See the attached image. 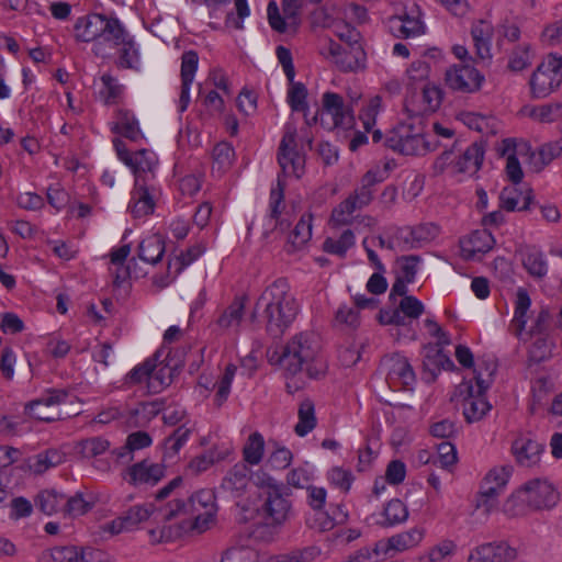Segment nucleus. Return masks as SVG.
Masks as SVG:
<instances>
[{
	"instance_id": "obj_18",
	"label": "nucleus",
	"mask_w": 562,
	"mask_h": 562,
	"mask_svg": "<svg viewBox=\"0 0 562 562\" xmlns=\"http://www.w3.org/2000/svg\"><path fill=\"white\" fill-rule=\"evenodd\" d=\"M535 510L553 507L559 499L554 486L543 479H533L521 485Z\"/></svg>"
},
{
	"instance_id": "obj_23",
	"label": "nucleus",
	"mask_w": 562,
	"mask_h": 562,
	"mask_svg": "<svg viewBox=\"0 0 562 562\" xmlns=\"http://www.w3.org/2000/svg\"><path fill=\"white\" fill-rule=\"evenodd\" d=\"M335 64L344 71H357L364 67L366 53L362 45H330Z\"/></svg>"
},
{
	"instance_id": "obj_43",
	"label": "nucleus",
	"mask_w": 562,
	"mask_h": 562,
	"mask_svg": "<svg viewBox=\"0 0 562 562\" xmlns=\"http://www.w3.org/2000/svg\"><path fill=\"white\" fill-rule=\"evenodd\" d=\"M110 447L111 443L108 439L102 437H91L78 441L75 449L83 459H92L104 454Z\"/></svg>"
},
{
	"instance_id": "obj_47",
	"label": "nucleus",
	"mask_w": 562,
	"mask_h": 562,
	"mask_svg": "<svg viewBox=\"0 0 562 562\" xmlns=\"http://www.w3.org/2000/svg\"><path fill=\"white\" fill-rule=\"evenodd\" d=\"M36 507L45 515H53L65 505V497L55 490H44L35 498Z\"/></svg>"
},
{
	"instance_id": "obj_60",
	"label": "nucleus",
	"mask_w": 562,
	"mask_h": 562,
	"mask_svg": "<svg viewBox=\"0 0 562 562\" xmlns=\"http://www.w3.org/2000/svg\"><path fill=\"white\" fill-rule=\"evenodd\" d=\"M171 383L170 369L167 367H154L148 376L147 390L153 394L161 392Z\"/></svg>"
},
{
	"instance_id": "obj_6",
	"label": "nucleus",
	"mask_w": 562,
	"mask_h": 562,
	"mask_svg": "<svg viewBox=\"0 0 562 562\" xmlns=\"http://www.w3.org/2000/svg\"><path fill=\"white\" fill-rule=\"evenodd\" d=\"M551 314L548 307L531 310V299L528 292L519 288L514 302V316L510 330L521 341H529L535 334L549 329Z\"/></svg>"
},
{
	"instance_id": "obj_5",
	"label": "nucleus",
	"mask_w": 562,
	"mask_h": 562,
	"mask_svg": "<svg viewBox=\"0 0 562 562\" xmlns=\"http://www.w3.org/2000/svg\"><path fill=\"white\" fill-rule=\"evenodd\" d=\"M425 120L404 119L387 136L386 146L403 155L419 156L439 147L432 134L425 131Z\"/></svg>"
},
{
	"instance_id": "obj_10",
	"label": "nucleus",
	"mask_w": 562,
	"mask_h": 562,
	"mask_svg": "<svg viewBox=\"0 0 562 562\" xmlns=\"http://www.w3.org/2000/svg\"><path fill=\"white\" fill-rule=\"evenodd\" d=\"M483 161V150L480 145L472 144L462 155L452 159V153H442L435 161V169L438 172L449 170L452 176L468 175L477 172Z\"/></svg>"
},
{
	"instance_id": "obj_26",
	"label": "nucleus",
	"mask_w": 562,
	"mask_h": 562,
	"mask_svg": "<svg viewBox=\"0 0 562 562\" xmlns=\"http://www.w3.org/2000/svg\"><path fill=\"white\" fill-rule=\"evenodd\" d=\"M199 56L194 50H187L181 57V91L179 98L180 111H184L190 103V90L198 70Z\"/></svg>"
},
{
	"instance_id": "obj_25",
	"label": "nucleus",
	"mask_w": 562,
	"mask_h": 562,
	"mask_svg": "<svg viewBox=\"0 0 562 562\" xmlns=\"http://www.w3.org/2000/svg\"><path fill=\"white\" fill-rule=\"evenodd\" d=\"M109 55L113 48L117 50V66L121 68L137 69L140 65V56L134 40L122 27V34L117 40H111Z\"/></svg>"
},
{
	"instance_id": "obj_36",
	"label": "nucleus",
	"mask_w": 562,
	"mask_h": 562,
	"mask_svg": "<svg viewBox=\"0 0 562 562\" xmlns=\"http://www.w3.org/2000/svg\"><path fill=\"white\" fill-rule=\"evenodd\" d=\"M457 543L451 539H442L419 554L414 562H449L456 555Z\"/></svg>"
},
{
	"instance_id": "obj_59",
	"label": "nucleus",
	"mask_w": 562,
	"mask_h": 562,
	"mask_svg": "<svg viewBox=\"0 0 562 562\" xmlns=\"http://www.w3.org/2000/svg\"><path fill=\"white\" fill-rule=\"evenodd\" d=\"M383 515L385 517V524L387 526H393L406 521L408 518V510L402 501L395 498L391 499L385 505Z\"/></svg>"
},
{
	"instance_id": "obj_12",
	"label": "nucleus",
	"mask_w": 562,
	"mask_h": 562,
	"mask_svg": "<svg viewBox=\"0 0 562 562\" xmlns=\"http://www.w3.org/2000/svg\"><path fill=\"white\" fill-rule=\"evenodd\" d=\"M291 502L281 488L263 491L258 513L267 526L279 528L284 525L291 516Z\"/></svg>"
},
{
	"instance_id": "obj_4",
	"label": "nucleus",
	"mask_w": 562,
	"mask_h": 562,
	"mask_svg": "<svg viewBox=\"0 0 562 562\" xmlns=\"http://www.w3.org/2000/svg\"><path fill=\"white\" fill-rule=\"evenodd\" d=\"M496 366L493 362H482L474 368V380L463 381L456 390L454 398L461 404L468 423L481 420L490 411L491 404L484 397L493 382Z\"/></svg>"
},
{
	"instance_id": "obj_13",
	"label": "nucleus",
	"mask_w": 562,
	"mask_h": 562,
	"mask_svg": "<svg viewBox=\"0 0 562 562\" xmlns=\"http://www.w3.org/2000/svg\"><path fill=\"white\" fill-rule=\"evenodd\" d=\"M296 128L288 124L281 139L278 161L286 177L299 179L304 173L305 158L296 148Z\"/></svg>"
},
{
	"instance_id": "obj_35",
	"label": "nucleus",
	"mask_w": 562,
	"mask_h": 562,
	"mask_svg": "<svg viewBox=\"0 0 562 562\" xmlns=\"http://www.w3.org/2000/svg\"><path fill=\"white\" fill-rule=\"evenodd\" d=\"M497 151L502 157H513L520 161H539V158L531 153V147L528 142L517 138H505L497 146Z\"/></svg>"
},
{
	"instance_id": "obj_24",
	"label": "nucleus",
	"mask_w": 562,
	"mask_h": 562,
	"mask_svg": "<svg viewBox=\"0 0 562 562\" xmlns=\"http://www.w3.org/2000/svg\"><path fill=\"white\" fill-rule=\"evenodd\" d=\"M516 557V548L505 541H499L477 547L470 555V562H512Z\"/></svg>"
},
{
	"instance_id": "obj_2",
	"label": "nucleus",
	"mask_w": 562,
	"mask_h": 562,
	"mask_svg": "<svg viewBox=\"0 0 562 562\" xmlns=\"http://www.w3.org/2000/svg\"><path fill=\"white\" fill-rule=\"evenodd\" d=\"M190 519L179 524L162 526L149 530L151 542H169L190 532H204L214 522L216 514L215 496L211 491L202 490L188 499Z\"/></svg>"
},
{
	"instance_id": "obj_45",
	"label": "nucleus",
	"mask_w": 562,
	"mask_h": 562,
	"mask_svg": "<svg viewBox=\"0 0 562 562\" xmlns=\"http://www.w3.org/2000/svg\"><path fill=\"white\" fill-rule=\"evenodd\" d=\"M530 340H532V342L529 348V357L532 361L541 362L551 357L553 341L548 330L535 334Z\"/></svg>"
},
{
	"instance_id": "obj_19",
	"label": "nucleus",
	"mask_w": 562,
	"mask_h": 562,
	"mask_svg": "<svg viewBox=\"0 0 562 562\" xmlns=\"http://www.w3.org/2000/svg\"><path fill=\"white\" fill-rule=\"evenodd\" d=\"M425 535L424 528L413 527L382 539L387 558L416 549L423 542Z\"/></svg>"
},
{
	"instance_id": "obj_39",
	"label": "nucleus",
	"mask_w": 562,
	"mask_h": 562,
	"mask_svg": "<svg viewBox=\"0 0 562 562\" xmlns=\"http://www.w3.org/2000/svg\"><path fill=\"white\" fill-rule=\"evenodd\" d=\"M65 461V454L55 449L41 452L29 459L27 468L34 474H43L50 468L61 464Z\"/></svg>"
},
{
	"instance_id": "obj_38",
	"label": "nucleus",
	"mask_w": 562,
	"mask_h": 562,
	"mask_svg": "<svg viewBox=\"0 0 562 562\" xmlns=\"http://www.w3.org/2000/svg\"><path fill=\"white\" fill-rule=\"evenodd\" d=\"M472 37L476 54L482 58L490 57V47L494 34L492 24L487 21H479L472 26Z\"/></svg>"
},
{
	"instance_id": "obj_62",
	"label": "nucleus",
	"mask_w": 562,
	"mask_h": 562,
	"mask_svg": "<svg viewBox=\"0 0 562 562\" xmlns=\"http://www.w3.org/2000/svg\"><path fill=\"white\" fill-rule=\"evenodd\" d=\"M258 553L249 547H234L225 551L221 562H258Z\"/></svg>"
},
{
	"instance_id": "obj_63",
	"label": "nucleus",
	"mask_w": 562,
	"mask_h": 562,
	"mask_svg": "<svg viewBox=\"0 0 562 562\" xmlns=\"http://www.w3.org/2000/svg\"><path fill=\"white\" fill-rule=\"evenodd\" d=\"M116 128L121 134L131 139H136L139 135L137 121L128 111L119 112Z\"/></svg>"
},
{
	"instance_id": "obj_61",
	"label": "nucleus",
	"mask_w": 562,
	"mask_h": 562,
	"mask_svg": "<svg viewBox=\"0 0 562 562\" xmlns=\"http://www.w3.org/2000/svg\"><path fill=\"white\" fill-rule=\"evenodd\" d=\"M387 559L382 540L374 543L372 548L366 547L357 551L349 562H380Z\"/></svg>"
},
{
	"instance_id": "obj_9",
	"label": "nucleus",
	"mask_w": 562,
	"mask_h": 562,
	"mask_svg": "<svg viewBox=\"0 0 562 562\" xmlns=\"http://www.w3.org/2000/svg\"><path fill=\"white\" fill-rule=\"evenodd\" d=\"M442 101V91L436 83H426L420 88L407 91L404 110L409 120H425V116L436 112Z\"/></svg>"
},
{
	"instance_id": "obj_53",
	"label": "nucleus",
	"mask_w": 562,
	"mask_h": 562,
	"mask_svg": "<svg viewBox=\"0 0 562 562\" xmlns=\"http://www.w3.org/2000/svg\"><path fill=\"white\" fill-rule=\"evenodd\" d=\"M234 149L227 143H220L213 149V172L224 173L229 169L234 159Z\"/></svg>"
},
{
	"instance_id": "obj_51",
	"label": "nucleus",
	"mask_w": 562,
	"mask_h": 562,
	"mask_svg": "<svg viewBox=\"0 0 562 562\" xmlns=\"http://www.w3.org/2000/svg\"><path fill=\"white\" fill-rule=\"evenodd\" d=\"M313 215L311 213L303 214L294 231L290 235V243L294 248L305 246L312 237Z\"/></svg>"
},
{
	"instance_id": "obj_1",
	"label": "nucleus",
	"mask_w": 562,
	"mask_h": 562,
	"mask_svg": "<svg viewBox=\"0 0 562 562\" xmlns=\"http://www.w3.org/2000/svg\"><path fill=\"white\" fill-rule=\"evenodd\" d=\"M270 359L271 361L276 359L281 369L292 376L304 373L308 378L316 379L327 369L317 341L308 334L294 336L280 353L273 352Z\"/></svg>"
},
{
	"instance_id": "obj_28",
	"label": "nucleus",
	"mask_w": 562,
	"mask_h": 562,
	"mask_svg": "<svg viewBox=\"0 0 562 562\" xmlns=\"http://www.w3.org/2000/svg\"><path fill=\"white\" fill-rule=\"evenodd\" d=\"M440 233L438 225L434 223H422L414 227L402 228L397 233V240L403 243L406 248L434 240Z\"/></svg>"
},
{
	"instance_id": "obj_31",
	"label": "nucleus",
	"mask_w": 562,
	"mask_h": 562,
	"mask_svg": "<svg viewBox=\"0 0 562 562\" xmlns=\"http://www.w3.org/2000/svg\"><path fill=\"white\" fill-rule=\"evenodd\" d=\"M246 302V296H236L233 302L220 313L215 322L216 327L224 333L236 330L244 318Z\"/></svg>"
},
{
	"instance_id": "obj_50",
	"label": "nucleus",
	"mask_w": 562,
	"mask_h": 562,
	"mask_svg": "<svg viewBox=\"0 0 562 562\" xmlns=\"http://www.w3.org/2000/svg\"><path fill=\"white\" fill-rule=\"evenodd\" d=\"M355 234L351 229H346L338 238L328 237L323 244L324 251L337 256H345L348 249L355 245Z\"/></svg>"
},
{
	"instance_id": "obj_46",
	"label": "nucleus",
	"mask_w": 562,
	"mask_h": 562,
	"mask_svg": "<svg viewBox=\"0 0 562 562\" xmlns=\"http://www.w3.org/2000/svg\"><path fill=\"white\" fill-rule=\"evenodd\" d=\"M430 65L426 60L413 61L406 70L407 91L414 88H420L429 81Z\"/></svg>"
},
{
	"instance_id": "obj_37",
	"label": "nucleus",
	"mask_w": 562,
	"mask_h": 562,
	"mask_svg": "<svg viewBox=\"0 0 562 562\" xmlns=\"http://www.w3.org/2000/svg\"><path fill=\"white\" fill-rule=\"evenodd\" d=\"M503 513L509 518H519L528 515L531 508L530 499L528 498L522 486L515 491L503 504Z\"/></svg>"
},
{
	"instance_id": "obj_14",
	"label": "nucleus",
	"mask_w": 562,
	"mask_h": 562,
	"mask_svg": "<svg viewBox=\"0 0 562 562\" xmlns=\"http://www.w3.org/2000/svg\"><path fill=\"white\" fill-rule=\"evenodd\" d=\"M322 121L330 128L350 130L355 125L352 108L338 93L325 92L322 97Z\"/></svg>"
},
{
	"instance_id": "obj_3",
	"label": "nucleus",
	"mask_w": 562,
	"mask_h": 562,
	"mask_svg": "<svg viewBox=\"0 0 562 562\" xmlns=\"http://www.w3.org/2000/svg\"><path fill=\"white\" fill-rule=\"evenodd\" d=\"M256 306L265 319L267 330L276 337L290 327L297 314L296 301L285 279L270 283L259 296Z\"/></svg>"
},
{
	"instance_id": "obj_55",
	"label": "nucleus",
	"mask_w": 562,
	"mask_h": 562,
	"mask_svg": "<svg viewBox=\"0 0 562 562\" xmlns=\"http://www.w3.org/2000/svg\"><path fill=\"white\" fill-rule=\"evenodd\" d=\"M307 98V89L301 82L290 81L288 89V102L293 111L304 112L308 109V104L306 101Z\"/></svg>"
},
{
	"instance_id": "obj_41",
	"label": "nucleus",
	"mask_w": 562,
	"mask_h": 562,
	"mask_svg": "<svg viewBox=\"0 0 562 562\" xmlns=\"http://www.w3.org/2000/svg\"><path fill=\"white\" fill-rule=\"evenodd\" d=\"M265 456L263 436L255 431L248 436L243 447V459L245 464L258 465Z\"/></svg>"
},
{
	"instance_id": "obj_57",
	"label": "nucleus",
	"mask_w": 562,
	"mask_h": 562,
	"mask_svg": "<svg viewBox=\"0 0 562 562\" xmlns=\"http://www.w3.org/2000/svg\"><path fill=\"white\" fill-rule=\"evenodd\" d=\"M533 55L528 44L517 45L509 55L508 68L513 71H521L531 65Z\"/></svg>"
},
{
	"instance_id": "obj_34",
	"label": "nucleus",
	"mask_w": 562,
	"mask_h": 562,
	"mask_svg": "<svg viewBox=\"0 0 562 562\" xmlns=\"http://www.w3.org/2000/svg\"><path fill=\"white\" fill-rule=\"evenodd\" d=\"M543 451V446L536 440L527 437H520L513 443V453L517 462L522 467H533Z\"/></svg>"
},
{
	"instance_id": "obj_56",
	"label": "nucleus",
	"mask_w": 562,
	"mask_h": 562,
	"mask_svg": "<svg viewBox=\"0 0 562 562\" xmlns=\"http://www.w3.org/2000/svg\"><path fill=\"white\" fill-rule=\"evenodd\" d=\"M151 443V438L147 432L137 431L127 437L126 446L116 451L117 459L132 460L131 452L148 447Z\"/></svg>"
},
{
	"instance_id": "obj_21",
	"label": "nucleus",
	"mask_w": 562,
	"mask_h": 562,
	"mask_svg": "<svg viewBox=\"0 0 562 562\" xmlns=\"http://www.w3.org/2000/svg\"><path fill=\"white\" fill-rule=\"evenodd\" d=\"M494 245L495 239L490 232L475 231L460 240V255L465 260H480Z\"/></svg>"
},
{
	"instance_id": "obj_30",
	"label": "nucleus",
	"mask_w": 562,
	"mask_h": 562,
	"mask_svg": "<svg viewBox=\"0 0 562 562\" xmlns=\"http://www.w3.org/2000/svg\"><path fill=\"white\" fill-rule=\"evenodd\" d=\"M387 369V379L393 383H398L409 387L415 382V373L408 360L401 355H393L384 360Z\"/></svg>"
},
{
	"instance_id": "obj_52",
	"label": "nucleus",
	"mask_w": 562,
	"mask_h": 562,
	"mask_svg": "<svg viewBox=\"0 0 562 562\" xmlns=\"http://www.w3.org/2000/svg\"><path fill=\"white\" fill-rule=\"evenodd\" d=\"M316 426L314 405L311 401H304L299 407V422L295 425L296 435L303 437Z\"/></svg>"
},
{
	"instance_id": "obj_17",
	"label": "nucleus",
	"mask_w": 562,
	"mask_h": 562,
	"mask_svg": "<svg viewBox=\"0 0 562 562\" xmlns=\"http://www.w3.org/2000/svg\"><path fill=\"white\" fill-rule=\"evenodd\" d=\"M445 81L453 91L472 93L480 90L484 77L472 66L458 64L446 70Z\"/></svg>"
},
{
	"instance_id": "obj_15",
	"label": "nucleus",
	"mask_w": 562,
	"mask_h": 562,
	"mask_svg": "<svg viewBox=\"0 0 562 562\" xmlns=\"http://www.w3.org/2000/svg\"><path fill=\"white\" fill-rule=\"evenodd\" d=\"M390 32L400 38L416 37L425 33L422 12L415 2L405 4L403 11L387 20Z\"/></svg>"
},
{
	"instance_id": "obj_16",
	"label": "nucleus",
	"mask_w": 562,
	"mask_h": 562,
	"mask_svg": "<svg viewBox=\"0 0 562 562\" xmlns=\"http://www.w3.org/2000/svg\"><path fill=\"white\" fill-rule=\"evenodd\" d=\"M67 393L64 391L50 390L41 397L31 401L25 405V412L32 418L42 422H54L60 418L59 406L65 403Z\"/></svg>"
},
{
	"instance_id": "obj_42",
	"label": "nucleus",
	"mask_w": 562,
	"mask_h": 562,
	"mask_svg": "<svg viewBox=\"0 0 562 562\" xmlns=\"http://www.w3.org/2000/svg\"><path fill=\"white\" fill-rule=\"evenodd\" d=\"M229 453V449L218 451L217 448H212L207 452L192 459L188 464V470L192 474H200L209 470L215 462L224 460Z\"/></svg>"
},
{
	"instance_id": "obj_33",
	"label": "nucleus",
	"mask_w": 562,
	"mask_h": 562,
	"mask_svg": "<svg viewBox=\"0 0 562 562\" xmlns=\"http://www.w3.org/2000/svg\"><path fill=\"white\" fill-rule=\"evenodd\" d=\"M251 481V470L245 463H236L224 476L222 487L235 496L246 492Z\"/></svg>"
},
{
	"instance_id": "obj_8",
	"label": "nucleus",
	"mask_w": 562,
	"mask_h": 562,
	"mask_svg": "<svg viewBox=\"0 0 562 562\" xmlns=\"http://www.w3.org/2000/svg\"><path fill=\"white\" fill-rule=\"evenodd\" d=\"M562 83V58L548 55L538 65L529 79L531 97L542 99L554 92Z\"/></svg>"
},
{
	"instance_id": "obj_54",
	"label": "nucleus",
	"mask_w": 562,
	"mask_h": 562,
	"mask_svg": "<svg viewBox=\"0 0 562 562\" xmlns=\"http://www.w3.org/2000/svg\"><path fill=\"white\" fill-rule=\"evenodd\" d=\"M326 26L333 30L336 36L344 42V45H361L360 33L349 23L334 19Z\"/></svg>"
},
{
	"instance_id": "obj_22",
	"label": "nucleus",
	"mask_w": 562,
	"mask_h": 562,
	"mask_svg": "<svg viewBox=\"0 0 562 562\" xmlns=\"http://www.w3.org/2000/svg\"><path fill=\"white\" fill-rule=\"evenodd\" d=\"M165 475V467L160 463H154L149 460H143L130 467L123 479L134 485L150 484L159 482Z\"/></svg>"
},
{
	"instance_id": "obj_40",
	"label": "nucleus",
	"mask_w": 562,
	"mask_h": 562,
	"mask_svg": "<svg viewBox=\"0 0 562 562\" xmlns=\"http://www.w3.org/2000/svg\"><path fill=\"white\" fill-rule=\"evenodd\" d=\"M165 254V240L160 235L154 234L143 239L138 247L139 258L148 263H157Z\"/></svg>"
},
{
	"instance_id": "obj_29",
	"label": "nucleus",
	"mask_w": 562,
	"mask_h": 562,
	"mask_svg": "<svg viewBox=\"0 0 562 562\" xmlns=\"http://www.w3.org/2000/svg\"><path fill=\"white\" fill-rule=\"evenodd\" d=\"M203 251L204 248L202 246H194L186 254L170 259L167 266V273L165 276H155L154 283L159 288L167 286L177 278L184 267L194 261Z\"/></svg>"
},
{
	"instance_id": "obj_27",
	"label": "nucleus",
	"mask_w": 562,
	"mask_h": 562,
	"mask_svg": "<svg viewBox=\"0 0 562 562\" xmlns=\"http://www.w3.org/2000/svg\"><path fill=\"white\" fill-rule=\"evenodd\" d=\"M236 370L237 368L235 364H227L224 372L216 382H213L210 376L201 375L199 380V386L205 390L204 396L209 395L211 389H215V405L218 407L222 406L228 397Z\"/></svg>"
},
{
	"instance_id": "obj_44",
	"label": "nucleus",
	"mask_w": 562,
	"mask_h": 562,
	"mask_svg": "<svg viewBox=\"0 0 562 562\" xmlns=\"http://www.w3.org/2000/svg\"><path fill=\"white\" fill-rule=\"evenodd\" d=\"M521 261L532 277L542 278L548 271L543 254L536 248H525L521 252Z\"/></svg>"
},
{
	"instance_id": "obj_11",
	"label": "nucleus",
	"mask_w": 562,
	"mask_h": 562,
	"mask_svg": "<svg viewBox=\"0 0 562 562\" xmlns=\"http://www.w3.org/2000/svg\"><path fill=\"white\" fill-rule=\"evenodd\" d=\"M114 146L119 158L133 171L135 183H148L154 179L158 165V159L154 151L140 149L130 153L121 140H115Z\"/></svg>"
},
{
	"instance_id": "obj_32",
	"label": "nucleus",
	"mask_w": 562,
	"mask_h": 562,
	"mask_svg": "<svg viewBox=\"0 0 562 562\" xmlns=\"http://www.w3.org/2000/svg\"><path fill=\"white\" fill-rule=\"evenodd\" d=\"M532 194L529 188H518L516 184L505 187L499 196L501 207L507 212L525 211L531 203Z\"/></svg>"
},
{
	"instance_id": "obj_58",
	"label": "nucleus",
	"mask_w": 562,
	"mask_h": 562,
	"mask_svg": "<svg viewBox=\"0 0 562 562\" xmlns=\"http://www.w3.org/2000/svg\"><path fill=\"white\" fill-rule=\"evenodd\" d=\"M190 434V428L186 426L178 427L165 441V457L173 458L187 442Z\"/></svg>"
},
{
	"instance_id": "obj_7",
	"label": "nucleus",
	"mask_w": 562,
	"mask_h": 562,
	"mask_svg": "<svg viewBox=\"0 0 562 562\" xmlns=\"http://www.w3.org/2000/svg\"><path fill=\"white\" fill-rule=\"evenodd\" d=\"M122 25L116 19H109L101 14H90L79 18L75 24L77 41L93 43L97 56H109L111 40L120 38Z\"/></svg>"
},
{
	"instance_id": "obj_20",
	"label": "nucleus",
	"mask_w": 562,
	"mask_h": 562,
	"mask_svg": "<svg viewBox=\"0 0 562 562\" xmlns=\"http://www.w3.org/2000/svg\"><path fill=\"white\" fill-rule=\"evenodd\" d=\"M157 193L149 183H135L128 203V211L135 218L146 217L154 213Z\"/></svg>"
},
{
	"instance_id": "obj_64",
	"label": "nucleus",
	"mask_w": 562,
	"mask_h": 562,
	"mask_svg": "<svg viewBox=\"0 0 562 562\" xmlns=\"http://www.w3.org/2000/svg\"><path fill=\"white\" fill-rule=\"evenodd\" d=\"M382 108V99L380 95L371 98L360 114V120L367 132H370L375 125L376 116Z\"/></svg>"
},
{
	"instance_id": "obj_48",
	"label": "nucleus",
	"mask_w": 562,
	"mask_h": 562,
	"mask_svg": "<svg viewBox=\"0 0 562 562\" xmlns=\"http://www.w3.org/2000/svg\"><path fill=\"white\" fill-rule=\"evenodd\" d=\"M560 104H542L539 106H524L521 114L539 123H551L560 117Z\"/></svg>"
},
{
	"instance_id": "obj_49",
	"label": "nucleus",
	"mask_w": 562,
	"mask_h": 562,
	"mask_svg": "<svg viewBox=\"0 0 562 562\" xmlns=\"http://www.w3.org/2000/svg\"><path fill=\"white\" fill-rule=\"evenodd\" d=\"M356 210L359 209L353 204L352 200L346 198L333 209L329 225L335 228L350 225L355 220L353 213Z\"/></svg>"
}]
</instances>
